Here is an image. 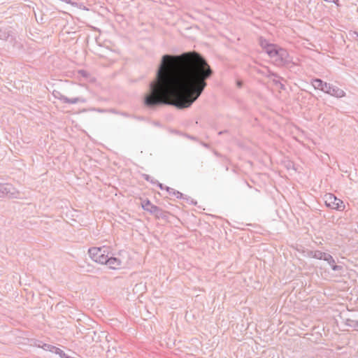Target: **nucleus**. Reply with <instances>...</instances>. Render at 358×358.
<instances>
[{
  "mask_svg": "<svg viewBox=\"0 0 358 358\" xmlns=\"http://www.w3.org/2000/svg\"><path fill=\"white\" fill-rule=\"evenodd\" d=\"M214 71L207 59L195 50L162 56L155 80L143 98L144 106L155 109L171 106L184 110L199 98Z\"/></svg>",
  "mask_w": 358,
  "mask_h": 358,
  "instance_id": "1",
  "label": "nucleus"
},
{
  "mask_svg": "<svg viewBox=\"0 0 358 358\" xmlns=\"http://www.w3.org/2000/svg\"><path fill=\"white\" fill-rule=\"evenodd\" d=\"M258 43L270 58L274 59V64L276 66L291 68L295 65L286 49L278 44L270 43L263 36L259 37Z\"/></svg>",
  "mask_w": 358,
  "mask_h": 358,
  "instance_id": "2",
  "label": "nucleus"
},
{
  "mask_svg": "<svg viewBox=\"0 0 358 358\" xmlns=\"http://www.w3.org/2000/svg\"><path fill=\"white\" fill-rule=\"evenodd\" d=\"M88 254L90 258L95 262L108 266L110 269H118L122 265V261L117 257H115L110 251V247H92L89 248Z\"/></svg>",
  "mask_w": 358,
  "mask_h": 358,
  "instance_id": "3",
  "label": "nucleus"
},
{
  "mask_svg": "<svg viewBox=\"0 0 358 358\" xmlns=\"http://www.w3.org/2000/svg\"><path fill=\"white\" fill-rule=\"evenodd\" d=\"M311 85L315 90H321L336 98H341L345 96V92L342 89L318 78H313Z\"/></svg>",
  "mask_w": 358,
  "mask_h": 358,
  "instance_id": "4",
  "label": "nucleus"
},
{
  "mask_svg": "<svg viewBox=\"0 0 358 358\" xmlns=\"http://www.w3.org/2000/svg\"><path fill=\"white\" fill-rule=\"evenodd\" d=\"M324 203L327 207L339 211L344 210L345 207L341 199L337 198L334 194L331 193L327 194L324 196Z\"/></svg>",
  "mask_w": 358,
  "mask_h": 358,
  "instance_id": "5",
  "label": "nucleus"
},
{
  "mask_svg": "<svg viewBox=\"0 0 358 358\" xmlns=\"http://www.w3.org/2000/svg\"><path fill=\"white\" fill-rule=\"evenodd\" d=\"M18 192L10 183L0 182V197L16 198Z\"/></svg>",
  "mask_w": 358,
  "mask_h": 358,
  "instance_id": "6",
  "label": "nucleus"
},
{
  "mask_svg": "<svg viewBox=\"0 0 358 358\" xmlns=\"http://www.w3.org/2000/svg\"><path fill=\"white\" fill-rule=\"evenodd\" d=\"M148 213L153 215L156 220L162 219L166 222H169V216L171 215L170 212L163 210L162 208L155 205H153Z\"/></svg>",
  "mask_w": 358,
  "mask_h": 358,
  "instance_id": "7",
  "label": "nucleus"
},
{
  "mask_svg": "<svg viewBox=\"0 0 358 358\" xmlns=\"http://www.w3.org/2000/svg\"><path fill=\"white\" fill-rule=\"evenodd\" d=\"M86 338H90L92 341L99 343L101 342L103 338H105L107 341L108 334L106 331L97 332L96 331H90L86 334Z\"/></svg>",
  "mask_w": 358,
  "mask_h": 358,
  "instance_id": "8",
  "label": "nucleus"
},
{
  "mask_svg": "<svg viewBox=\"0 0 358 358\" xmlns=\"http://www.w3.org/2000/svg\"><path fill=\"white\" fill-rule=\"evenodd\" d=\"M328 253L322 252L320 250H309L308 252V255L310 257L320 259V260H325L327 257Z\"/></svg>",
  "mask_w": 358,
  "mask_h": 358,
  "instance_id": "9",
  "label": "nucleus"
},
{
  "mask_svg": "<svg viewBox=\"0 0 358 358\" xmlns=\"http://www.w3.org/2000/svg\"><path fill=\"white\" fill-rule=\"evenodd\" d=\"M139 200L141 201L140 206L146 212H148L154 205L148 198L143 199L142 197H139Z\"/></svg>",
  "mask_w": 358,
  "mask_h": 358,
  "instance_id": "10",
  "label": "nucleus"
},
{
  "mask_svg": "<svg viewBox=\"0 0 358 358\" xmlns=\"http://www.w3.org/2000/svg\"><path fill=\"white\" fill-rule=\"evenodd\" d=\"M86 101H87V99L82 96L75 97V98H68L66 96V98L64 99V103L75 104L77 103H85Z\"/></svg>",
  "mask_w": 358,
  "mask_h": 358,
  "instance_id": "11",
  "label": "nucleus"
},
{
  "mask_svg": "<svg viewBox=\"0 0 358 358\" xmlns=\"http://www.w3.org/2000/svg\"><path fill=\"white\" fill-rule=\"evenodd\" d=\"M166 191L168 192L169 195L176 196L177 199L185 198V194L181 193L180 192L170 187L166 188Z\"/></svg>",
  "mask_w": 358,
  "mask_h": 358,
  "instance_id": "12",
  "label": "nucleus"
},
{
  "mask_svg": "<svg viewBox=\"0 0 358 358\" xmlns=\"http://www.w3.org/2000/svg\"><path fill=\"white\" fill-rule=\"evenodd\" d=\"M10 32L6 28H0V40L8 41L10 36Z\"/></svg>",
  "mask_w": 358,
  "mask_h": 358,
  "instance_id": "13",
  "label": "nucleus"
},
{
  "mask_svg": "<svg viewBox=\"0 0 358 358\" xmlns=\"http://www.w3.org/2000/svg\"><path fill=\"white\" fill-rule=\"evenodd\" d=\"M39 344L37 345L38 347L42 348L43 350L46 351H50L54 353L55 349H56V346L47 344V343H43L42 341H38Z\"/></svg>",
  "mask_w": 358,
  "mask_h": 358,
  "instance_id": "14",
  "label": "nucleus"
},
{
  "mask_svg": "<svg viewBox=\"0 0 358 358\" xmlns=\"http://www.w3.org/2000/svg\"><path fill=\"white\" fill-rule=\"evenodd\" d=\"M52 96L62 101L63 103L64 102V99L66 98V96L63 95L58 90H53L52 93Z\"/></svg>",
  "mask_w": 358,
  "mask_h": 358,
  "instance_id": "15",
  "label": "nucleus"
},
{
  "mask_svg": "<svg viewBox=\"0 0 358 358\" xmlns=\"http://www.w3.org/2000/svg\"><path fill=\"white\" fill-rule=\"evenodd\" d=\"M142 177L143 178L144 180H145L148 182H151L152 184L155 185V183L157 182V180L156 179L153 178L148 174L143 173L142 175Z\"/></svg>",
  "mask_w": 358,
  "mask_h": 358,
  "instance_id": "16",
  "label": "nucleus"
},
{
  "mask_svg": "<svg viewBox=\"0 0 358 358\" xmlns=\"http://www.w3.org/2000/svg\"><path fill=\"white\" fill-rule=\"evenodd\" d=\"M331 269L334 271L338 272L341 275L343 272V266L341 265H337L336 263L331 266Z\"/></svg>",
  "mask_w": 358,
  "mask_h": 358,
  "instance_id": "17",
  "label": "nucleus"
},
{
  "mask_svg": "<svg viewBox=\"0 0 358 358\" xmlns=\"http://www.w3.org/2000/svg\"><path fill=\"white\" fill-rule=\"evenodd\" d=\"M324 261L327 262L331 266H332L333 264L336 263V261L334 259V257L329 253Z\"/></svg>",
  "mask_w": 358,
  "mask_h": 358,
  "instance_id": "18",
  "label": "nucleus"
},
{
  "mask_svg": "<svg viewBox=\"0 0 358 358\" xmlns=\"http://www.w3.org/2000/svg\"><path fill=\"white\" fill-rule=\"evenodd\" d=\"M78 75L85 78H88L90 77V73L84 69H80L78 71Z\"/></svg>",
  "mask_w": 358,
  "mask_h": 358,
  "instance_id": "19",
  "label": "nucleus"
},
{
  "mask_svg": "<svg viewBox=\"0 0 358 358\" xmlns=\"http://www.w3.org/2000/svg\"><path fill=\"white\" fill-rule=\"evenodd\" d=\"M182 199L185 200L187 203H189L194 206H196L197 204V202L196 201H194L190 196H187V195H185V198H182Z\"/></svg>",
  "mask_w": 358,
  "mask_h": 358,
  "instance_id": "20",
  "label": "nucleus"
},
{
  "mask_svg": "<svg viewBox=\"0 0 358 358\" xmlns=\"http://www.w3.org/2000/svg\"><path fill=\"white\" fill-rule=\"evenodd\" d=\"M285 167L287 169H294L295 170V168H294V164L293 162L290 161V160H288L287 162H285Z\"/></svg>",
  "mask_w": 358,
  "mask_h": 358,
  "instance_id": "21",
  "label": "nucleus"
},
{
  "mask_svg": "<svg viewBox=\"0 0 358 358\" xmlns=\"http://www.w3.org/2000/svg\"><path fill=\"white\" fill-rule=\"evenodd\" d=\"M355 321H356L355 320L347 319L345 321V324H346V325L352 328L355 326Z\"/></svg>",
  "mask_w": 358,
  "mask_h": 358,
  "instance_id": "22",
  "label": "nucleus"
},
{
  "mask_svg": "<svg viewBox=\"0 0 358 358\" xmlns=\"http://www.w3.org/2000/svg\"><path fill=\"white\" fill-rule=\"evenodd\" d=\"M155 185H157V187H159V188L162 190H164L165 189L166 190V187H169L168 186H166L164 185V184L159 182L158 180H157V182L155 183Z\"/></svg>",
  "mask_w": 358,
  "mask_h": 358,
  "instance_id": "23",
  "label": "nucleus"
},
{
  "mask_svg": "<svg viewBox=\"0 0 358 358\" xmlns=\"http://www.w3.org/2000/svg\"><path fill=\"white\" fill-rule=\"evenodd\" d=\"M183 136H185V137H187L189 139H191V140H193V141H198L197 137L192 136V135H189L188 134H184Z\"/></svg>",
  "mask_w": 358,
  "mask_h": 358,
  "instance_id": "24",
  "label": "nucleus"
},
{
  "mask_svg": "<svg viewBox=\"0 0 358 358\" xmlns=\"http://www.w3.org/2000/svg\"><path fill=\"white\" fill-rule=\"evenodd\" d=\"M221 158L222 159V162H223L224 164L227 165V164H229V158H228V157H227L226 156H223V155H222V157Z\"/></svg>",
  "mask_w": 358,
  "mask_h": 358,
  "instance_id": "25",
  "label": "nucleus"
},
{
  "mask_svg": "<svg viewBox=\"0 0 358 358\" xmlns=\"http://www.w3.org/2000/svg\"><path fill=\"white\" fill-rule=\"evenodd\" d=\"M270 76L271 77H275V78H280L281 80H284L282 77H280L278 73H274V72H271L270 73Z\"/></svg>",
  "mask_w": 358,
  "mask_h": 358,
  "instance_id": "26",
  "label": "nucleus"
},
{
  "mask_svg": "<svg viewBox=\"0 0 358 358\" xmlns=\"http://www.w3.org/2000/svg\"><path fill=\"white\" fill-rule=\"evenodd\" d=\"M243 85V82L242 80H236V86L238 87V88H241Z\"/></svg>",
  "mask_w": 358,
  "mask_h": 358,
  "instance_id": "27",
  "label": "nucleus"
},
{
  "mask_svg": "<svg viewBox=\"0 0 358 358\" xmlns=\"http://www.w3.org/2000/svg\"><path fill=\"white\" fill-rule=\"evenodd\" d=\"M91 110H95V111H97V112H99V113H103V112H106V110L105 109H102V108H92Z\"/></svg>",
  "mask_w": 358,
  "mask_h": 358,
  "instance_id": "28",
  "label": "nucleus"
},
{
  "mask_svg": "<svg viewBox=\"0 0 358 358\" xmlns=\"http://www.w3.org/2000/svg\"><path fill=\"white\" fill-rule=\"evenodd\" d=\"M143 78V76H141V77L138 78V79H130L129 82L130 83H136V82L142 80Z\"/></svg>",
  "mask_w": 358,
  "mask_h": 358,
  "instance_id": "29",
  "label": "nucleus"
},
{
  "mask_svg": "<svg viewBox=\"0 0 358 358\" xmlns=\"http://www.w3.org/2000/svg\"><path fill=\"white\" fill-rule=\"evenodd\" d=\"M64 2L68 3V4L72 5V6L77 5V3L76 2H73L71 0H66V1H64Z\"/></svg>",
  "mask_w": 358,
  "mask_h": 358,
  "instance_id": "30",
  "label": "nucleus"
},
{
  "mask_svg": "<svg viewBox=\"0 0 358 358\" xmlns=\"http://www.w3.org/2000/svg\"><path fill=\"white\" fill-rule=\"evenodd\" d=\"M278 86H279L280 89L282 90H285V85L284 84H282V83H280Z\"/></svg>",
  "mask_w": 358,
  "mask_h": 358,
  "instance_id": "31",
  "label": "nucleus"
},
{
  "mask_svg": "<svg viewBox=\"0 0 358 358\" xmlns=\"http://www.w3.org/2000/svg\"><path fill=\"white\" fill-rule=\"evenodd\" d=\"M213 152H214V155L215 156H217V157H222V155L219 152H217V150H214Z\"/></svg>",
  "mask_w": 358,
  "mask_h": 358,
  "instance_id": "32",
  "label": "nucleus"
},
{
  "mask_svg": "<svg viewBox=\"0 0 358 358\" xmlns=\"http://www.w3.org/2000/svg\"><path fill=\"white\" fill-rule=\"evenodd\" d=\"M273 82L274 85H276V86H278L280 83V80H275V79H273Z\"/></svg>",
  "mask_w": 358,
  "mask_h": 358,
  "instance_id": "33",
  "label": "nucleus"
},
{
  "mask_svg": "<svg viewBox=\"0 0 358 358\" xmlns=\"http://www.w3.org/2000/svg\"><path fill=\"white\" fill-rule=\"evenodd\" d=\"M201 143L205 148H210V145L208 143H204V142H201Z\"/></svg>",
  "mask_w": 358,
  "mask_h": 358,
  "instance_id": "34",
  "label": "nucleus"
},
{
  "mask_svg": "<svg viewBox=\"0 0 358 358\" xmlns=\"http://www.w3.org/2000/svg\"><path fill=\"white\" fill-rule=\"evenodd\" d=\"M228 132H229V131H228V130H223V131H219L218 134H219V135H222V134H227V133H228Z\"/></svg>",
  "mask_w": 358,
  "mask_h": 358,
  "instance_id": "35",
  "label": "nucleus"
},
{
  "mask_svg": "<svg viewBox=\"0 0 358 358\" xmlns=\"http://www.w3.org/2000/svg\"><path fill=\"white\" fill-rule=\"evenodd\" d=\"M355 329H358V320H356L355 322V326L352 327Z\"/></svg>",
  "mask_w": 358,
  "mask_h": 358,
  "instance_id": "36",
  "label": "nucleus"
},
{
  "mask_svg": "<svg viewBox=\"0 0 358 358\" xmlns=\"http://www.w3.org/2000/svg\"><path fill=\"white\" fill-rule=\"evenodd\" d=\"M354 34L356 36L357 40H358V32L357 31H354Z\"/></svg>",
  "mask_w": 358,
  "mask_h": 358,
  "instance_id": "37",
  "label": "nucleus"
},
{
  "mask_svg": "<svg viewBox=\"0 0 358 358\" xmlns=\"http://www.w3.org/2000/svg\"><path fill=\"white\" fill-rule=\"evenodd\" d=\"M310 94L312 96H314L313 94L310 93Z\"/></svg>",
  "mask_w": 358,
  "mask_h": 358,
  "instance_id": "38",
  "label": "nucleus"
}]
</instances>
